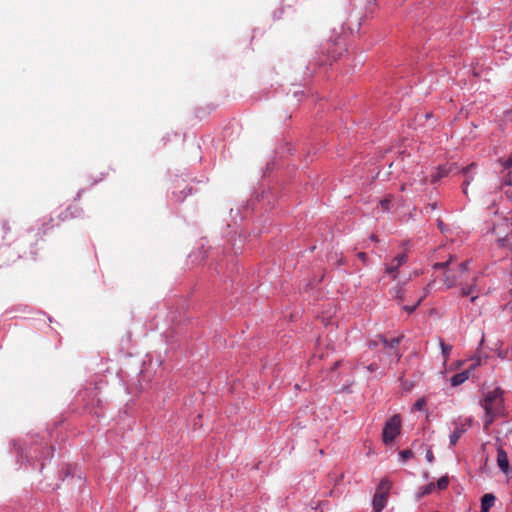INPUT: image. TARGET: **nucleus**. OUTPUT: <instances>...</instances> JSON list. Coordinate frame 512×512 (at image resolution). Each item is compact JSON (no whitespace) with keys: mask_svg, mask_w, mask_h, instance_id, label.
<instances>
[{"mask_svg":"<svg viewBox=\"0 0 512 512\" xmlns=\"http://www.w3.org/2000/svg\"><path fill=\"white\" fill-rule=\"evenodd\" d=\"M454 256H450L449 259L445 262H438L433 265L434 269H444V278L443 282L446 288H452L458 284L461 279L462 274L468 271V261L461 262L457 264L455 268H451L450 266L453 264Z\"/></svg>","mask_w":512,"mask_h":512,"instance_id":"nucleus-1","label":"nucleus"},{"mask_svg":"<svg viewBox=\"0 0 512 512\" xmlns=\"http://www.w3.org/2000/svg\"><path fill=\"white\" fill-rule=\"evenodd\" d=\"M401 339L402 337H395L388 340L383 335H377L374 340L369 342V346L375 348L381 344L389 354L394 355L396 361H399L401 354L398 351V345L400 344Z\"/></svg>","mask_w":512,"mask_h":512,"instance_id":"nucleus-2","label":"nucleus"},{"mask_svg":"<svg viewBox=\"0 0 512 512\" xmlns=\"http://www.w3.org/2000/svg\"><path fill=\"white\" fill-rule=\"evenodd\" d=\"M401 418L394 415L387 420L382 432V439L385 444H390L400 434Z\"/></svg>","mask_w":512,"mask_h":512,"instance_id":"nucleus-3","label":"nucleus"},{"mask_svg":"<svg viewBox=\"0 0 512 512\" xmlns=\"http://www.w3.org/2000/svg\"><path fill=\"white\" fill-rule=\"evenodd\" d=\"M482 406L484 410L501 412L503 406V390L496 388L493 391H489L484 398Z\"/></svg>","mask_w":512,"mask_h":512,"instance_id":"nucleus-4","label":"nucleus"},{"mask_svg":"<svg viewBox=\"0 0 512 512\" xmlns=\"http://www.w3.org/2000/svg\"><path fill=\"white\" fill-rule=\"evenodd\" d=\"M390 490V483L388 480L383 479L376 490L373 497V508L375 512H381L386 506L388 499V492Z\"/></svg>","mask_w":512,"mask_h":512,"instance_id":"nucleus-5","label":"nucleus"},{"mask_svg":"<svg viewBox=\"0 0 512 512\" xmlns=\"http://www.w3.org/2000/svg\"><path fill=\"white\" fill-rule=\"evenodd\" d=\"M497 464L499 468L507 473L509 470V461L506 451L503 448H498L497 450Z\"/></svg>","mask_w":512,"mask_h":512,"instance_id":"nucleus-6","label":"nucleus"},{"mask_svg":"<svg viewBox=\"0 0 512 512\" xmlns=\"http://www.w3.org/2000/svg\"><path fill=\"white\" fill-rule=\"evenodd\" d=\"M467 424H461L455 427L454 431L450 435V445L455 446L460 437L466 432Z\"/></svg>","mask_w":512,"mask_h":512,"instance_id":"nucleus-7","label":"nucleus"},{"mask_svg":"<svg viewBox=\"0 0 512 512\" xmlns=\"http://www.w3.org/2000/svg\"><path fill=\"white\" fill-rule=\"evenodd\" d=\"M430 286H431V283H429L424 289H423V294L419 297V299L416 301V303L412 306H409V305H405L403 306V309L408 312V313H412L416 310V308L420 305V303L427 297V295L429 294L430 292Z\"/></svg>","mask_w":512,"mask_h":512,"instance_id":"nucleus-8","label":"nucleus"},{"mask_svg":"<svg viewBox=\"0 0 512 512\" xmlns=\"http://www.w3.org/2000/svg\"><path fill=\"white\" fill-rule=\"evenodd\" d=\"M495 496L491 493L485 494L481 498V511L480 512H489L490 508L494 505Z\"/></svg>","mask_w":512,"mask_h":512,"instance_id":"nucleus-9","label":"nucleus"},{"mask_svg":"<svg viewBox=\"0 0 512 512\" xmlns=\"http://www.w3.org/2000/svg\"><path fill=\"white\" fill-rule=\"evenodd\" d=\"M479 289L477 286V278H474L470 285L462 287L461 296L466 297L475 293H478Z\"/></svg>","mask_w":512,"mask_h":512,"instance_id":"nucleus-10","label":"nucleus"},{"mask_svg":"<svg viewBox=\"0 0 512 512\" xmlns=\"http://www.w3.org/2000/svg\"><path fill=\"white\" fill-rule=\"evenodd\" d=\"M469 378V371H463L461 373L455 374L451 378V385L453 387L459 386L464 383Z\"/></svg>","mask_w":512,"mask_h":512,"instance_id":"nucleus-11","label":"nucleus"},{"mask_svg":"<svg viewBox=\"0 0 512 512\" xmlns=\"http://www.w3.org/2000/svg\"><path fill=\"white\" fill-rule=\"evenodd\" d=\"M498 414H500V412H498V411L485 410V421H484L485 429H488V427L493 423L494 419L496 418V416Z\"/></svg>","mask_w":512,"mask_h":512,"instance_id":"nucleus-12","label":"nucleus"},{"mask_svg":"<svg viewBox=\"0 0 512 512\" xmlns=\"http://www.w3.org/2000/svg\"><path fill=\"white\" fill-rule=\"evenodd\" d=\"M400 266H397V263L391 262L385 268V272L392 277V279H396L398 276V269Z\"/></svg>","mask_w":512,"mask_h":512,"instance_id":"nucleus-13","label":"nucleus"},{"mask_svg":"<svg viewBox=\"0 0 512 512\" xmlns=\"http://www.w3.org/2000/svg\"><path fill=\"white\" fill-rule=\"evenodd\" d=\"M436 489V485L435 483H429L427 485H425L421 491L419 492V495L418 497L421 498V497H424L426 495H429L431 494L432 492H434Z\"/></svg>","mask_w":512,"mask_h":512,"instance_id":"nucleus-14","label":"nucleus"},{"mask_svg":"<svg viewBox=\"0 0 512 512\" xmlns=\"http://www.w3.org/2000/svg\"><path fill=\"white\" fill-rule=\"evenodd\" d=\"M440 347L444 358V362H446L452 350V346L444 343L443 341H440Z\"/></svg>","mask_w":512,"mask_h":512,"instance_id":"nucleus-15","label":"nucleus"},{"mask_svg":"<svg viewBox=\"0 0 512 512\" xmlns=\"http://www.w3.org/2000/svg\"><path fill=\"white\" fill-rule=\"evenodd\" d=\"M451 168H447L446 166L439 167L437 174L433 177V181H437L438 179L445 177L449 174Z\"/></svg>","mask_w":512,"mask_h":512,"instance_id":"nucleus-16","label":"nucleus"},{"mask_svg":"<svg viewBox=\"0 0 512 512\" xmlns=\"http://www.w3.org/2000/svg\"><path fill=\"white\" fill-rule=\"evenodd\" d=\"M448 484H449V477L448 476H442L437 481V483L435 485H436V488H438L439 490H445L448 487Z\"/></svg>","mask_w":512,"mask_h":512,"instance_id":"nucleus-17","label":"nucleus"},{"mask_svg":"<svg viewBox=\"0 0 512 512\" xmlns=\"http://www.w3.org/2000/svg\"><path fill=\"white\" fill-rule=\"evenodd\" d=\"M393 262L397 263V266H402L407 262V255L405 253L400 254L393 259Z\"/></svg>","mask_w":512,"mask_h":512,"instance_id":"nucleus-18","label":"nucleus"},{"mask_svg":"<svg viewBox=\"0 0 512 512\" xmlns=\"http://www.w3.org/2000/svg\"><path fill=\"white\" fill-rule=\"evenodd\" d=\"M400 458L403 462L413 457V452L409 449L403 450L399 453Z\"/></svg>","mask_w":512,"mask_h":512,"instance_id":"nucleus-19","label":"nucleus"},{"mask_svg":"<svg viewBox=\"0 0 512 512\" xmlns=\"http://www.w3.org/2000/svg\"><path fill=\"white\" fill-rule=\"evenodd\" d=\"M395 297L400 301L404 300L403 285H397L395 287Z\"/></svg>","mask_w":512,"mask_h":512,"instance_id":"nucleus-20","label":"nucleus"},{"mask_svg":"<svg viewBox=\"0 0 512 512\" xmlns=\"http://www.w3.org/2000/svg\"><path fill=\"white\" fill-rule=\"evenodd\" d=\"M426 406V400L424 398H420L418 399L415 404H414V408L418 411H422L424 410Z\"/></svg>","mask_w":512,"mask_h":512,"instance_id":"nucleus-21","label":"nucleus"},{"mask_svg":"<svg viewBox=\"0 0 512 512\" xmlns=\"http://www.w3.org/2000/svg\"><path fill=\"white\" fill-rule=\"evenodd\" d=\"M391 202H392V198H391V196H389V197H387V198L383 199V200L380 202V204H381V207H382L384 210H388V209H389V206H390V204H391Z\"/></svg>","mask_w":512,"mask_h":512,"instance_id":"nucleus-22","label":"nucleus"},{"mask_svg":"<svg viewBox=\"0 0 512 512\" xmlns=\"http://www.w3.org/2000/svg\"><path fill=\"white\" fill-rule=\"evenodd\" d=\"M471 180H472V178H466V179L464 180V182H463V193H464L465 195H467V194H468V192H467V187H468V185H469V183H470V181H471Z\"/></svg>","mask_w":512,"mask_h":512,"instance_id":"nucleus-23","label":"nucleus"},{"mask_svg":"<svg viewBox=\"0 0 512 512\" xmlns=\"http://www.w3.org/2000/svg\"><path fill=\"white\" fill-rule=\"evenodd\" d=\"M426 459L429 463H432L434 460V455L431 450H428L426 453Z\"/></svg>","mask_w":512,"mask_h":512,"instance_id":"nucleus-24","label":"nucleus"},{"mask_svg":"<svg viewBox=\"0 0 512 512\" xmlns=\"http://www.w3.org/2000/svg\"><path fill=\"white\" fill-rule=\"evenodd\" d=\"M473 167H474V164H471V165H469V166H467V167H464V168L462 169V173H463V174H465V175H467Z\"/></svg>","mask_w":512,"mask_h":512,"instance_id":"nucleus-25","label":"nucleus"},{"mask_svg":"<svg viewBox=\"0 0 512 512\" xmlns=\"http://www.w3.org/2000/svg\"><path fill=\"white\" fill-rule=\"evenodd\" d=\"M357 256H358V258H359V259H361L363 262H365V261H366V259H367V255H366V253H364V252H359V253L357 254Z\"/></svg>","mask_w":512,"mask_h":512,"instance_id":"nucleus-26","label":"nucleus"},{"mask_svg":"<svg viewBox=\"0 0 512 512\" xmlns=\"http://www.w3.org/2000/svg\"><path fill=\"white\" fill-rule=\"evenodd\" d=\"M477 299H478V294H477V293H475V294H472V295H471L470 301H471L472 303H474Z\"/></svg>","mask_w":512,"mask_h":512,"instance_id":"nucleus-27","label":"nucleus"},{"mask_svg":"<svg viewBox=\"0 0 512 512\" xmlns=\"http://www.w3.org/2000/svg\"><path fill=\"white\" fill-rule=\"evenodd\" d=\"M376 368H377V367H376V364H370V365L367 367V369H368L370 372H372V371L376 370Z\"/></svg>","mask_w":512,"mask_h":512,"instance_id":"nucleus-28","label":"nucleus"},{"mask_svg":"<svg viewBox=\"0 0 512 512\" xmlns=\"http://www.w3.org/2000/svg\"><path fill=\"white\" fill-rule=\"evenodd\" d=\"M371 240H372V241H375V242H378V241H379V239H378L377 235H375V234H372V235H371Z\"/></svg>","mask_w":512,"mask_h":512,"instance_id":"nucleus-29","label":"nucleus"},{"mask_svg":"<svg viewBox=\"0 0 512 512\" xmlns=\"http://www.w3.org/2000/svg\"><path fill=\"white\" fill-rule=\"evenodd\" d=\"M339 365H340V361H336V362L333 364L332 369H333V370H335Z\"/></svg>","mask_w":512,"mask_h":512,"instance_id":"nucleus-30","label":"nucleus"},{"mask_svg":"<svg viewBox=\"0 0 512 512\" xmlns=\"http://www.w3.org/2000/svg\"><path fill=\"white\" fill-rule=\"evenodd\" d=\"M405 189H406V184H402L400 190L405 191Z\"/></svg>","mask_w":512,"mask_h":512,"instance_id":"nucleus-31","label":"nucleus"},{"mask_svg":"<svg viewBox=\"0 0 512 512\" xmlns=\"http://www.w3.org/2000/svg\"><path fill=\"white\" fill-rule=\"evenodd\" d=\"M507 164L508 166H512V159L508 160Z\"/></svg>","mask_w":512,"mask_h":512,"instance_id":"nucleus-32","label":"nucleus"},{"mask_svg":"<svg viewBox=\"0 0 512 512\" xmlns=\"http://www.w3.org/2000/svg\"><path fill=\"white\" fill-rule=\"evenodd\" d=\"M372 2H375L376 0H371Z\"/></svg>","mask_w":512,"mask_h":512,"instance_id":"nucleus-33","label":"nucleus"}]
</instances>
